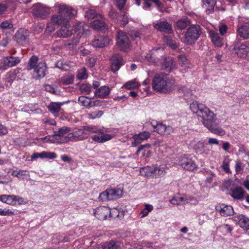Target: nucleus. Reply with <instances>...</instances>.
I'll return each instance as SVG.
<instances>
[{"mask_svg": "<svg viewBox=\"0 0 249 249\" xmlns=\"http://www.w3.org/2000/svg\"><path fill=\"white\" fill-rule=\"evenodd\" d=\"M190 108L194 113L202 118V124L210 132L219 136L226 134L224 129L215 124L217 120L216 114L204 104L194 102L190 104Z\"/></svg>", "mask_w": 249, "mask_h": 249, "instance_id": "nucleus-1", "label": "nucleus"}, {"mask_svg": "<svg viewBox=\"0 0 249 249\" xmlns=\"http://www.w3.org/2000/svg\"><path fill=\"white\" fill-rule=\"evenodd\" d=\"M152 86L153 89L157 92L168 93L175 89L177 85L174 79L168 78L166 74L161 73L154 76Z\"/></svg>", "mask_w": 249, "mask_h": 249, "instance_id": "nucleus-2", "label": "nucleus"}, {"mask_svg": "<svg viewBox=\"0 0 249 249\" xmlns=\"http://www.w3.org/2000/svg\"><path fill=\"white\" fill-rule=\"evenodd\" d=\"M75 14L76 11L71 7L61 4L58 5V15L52 16L51 21L56 24H66Z\"/></svg>", "mask_w": 249, "mask_h": 249, "instance_id": "nucleus-3", "label": "nucleus"}, {"mask_svg": "<svg viewBox=\"0 0 249 249\" xmlns=\"http://www.w3.org/2000/svg\"><path fill=\"white\" fill-rule=\"evenodd\" d=\"M100 133L104 134V131L102 130L95 131L92 127L88 126L84 127L83 129H80L77 131L69 133L67 136L64 138V142H69L71 141H78L83 140L87 138L88 135L90 133Z\"/></svg>", "mask_w": 249, "mask_h": 249, "instance_id": "nucleus-4", "label": "nucleus"}, {"mask_svg": "<svg viewBox=\"0 0 249 249\" xmlns=\"http://www.w3.org/2000/svg\"><path fill=\"white\" fill-rule=\"evenodd\" d=\"M202 33V29L198 24H192L187 29L184 36V43L192 45L198 39Z\"/></svg>", "mask_w": 249, "mask_h": 249, "instance_id": "nucleus-5", "label": "nucleus"}, {"mask_svg": "<svg viewBox=\"0 0 249 249\" xmlns=\"http://www.w3.org/2000/svg\"><path fill=\"white\" fill-rule=\"evenodd\" d=\"M123 195V191L120 188L108 189L101 193L99 198L102 201L112 200L120 198Z\"/></svg>", "mask_w": 249, "mask_h": 249, "instance_id": "nucleus-6", "label": "nucleus"}, {"mask_svg": "<svg viewBox=\"0 0 249 249\" xmlns=\"http://www.w3.org/2000/svg\"><path fill=\"white\" fill-rule=\"evenodd\" d=\"M153 28L157 31L167 34L173 33L172 24L165 19H160L153 23Z\"/></svg>", "mask_w": 249, "mask_h": 249, "instance_id": "nucleus-7", "label": "nucleus"}, {"mask_svg": "<svg viewBox=\"0 0 249 249\" xmlns=\"http://www.w3.org/2000/svg\"><path fill=\"white\" fill-rule=\"evenodd\" d=\"M117 212L116 210L112 211L109 208L105 206H100L94 210V215L99 220H103L107 219L108 215L113 217V213Z\"/></svg>", "mask_w": 249, "mask_h": 249, "instance_id": "nucleus-8", "label": "nucleus"}, {"mask_svg": "<svg viewBox=\"0 0 249 249\" xmlns=\"http://www.w3.org/2000/svg\"><path fill=\"white\" fill-rule=\"evenodd\" d=\"M117 44L121 51H125L129 48L130 41L128 36L123 31L118 32Z\"/></svg>", "mask_w": 249, "mask_h": 249, "instance_id": "nucleus-9", "label": "nucleus"}, {"mask_svg": "<svg viewBox=\"0 0 249 249\" xmlns=\"http://www.w3.org/2000/svg\"><path fill=\"white\" fill-rule=\"evenodd\" d=\"M144 172L143 175L146 177L157 178L164 173L163 167L147 166L142 169V173Z\"/></svg>", "mask_w": 249, "mask_h": 249, "instance_id": "nucleus-10", "label": "nucleus"}, {"mask_svg": "<svg viewBox=\"0 0 249 249\" xmlns=\"http://www.w3.org/2000/svg\"><path fill=\"white\" fill-rule=\"evenodd\" d=\"M50 9L40 3L35 5L33 9V14L38 18H46L50 14Z\"/></svg>", "mask_w": 249, "mask_h": 249, "instance_id": "nucleus-11", "label": "nucleus"}, {"mask_svg": "<svg viewBox=\"0 0 249 249\" xmlns=\"http://www.w3.org/2000/svg\"><path fill=\"white\" fill-rule=\"evenodd\" d=\"M20 62V59L18 57H13L11 56L4 57L0 60V70H5L8 67L15 66Z\"/></svg>", "mask_w": 249, "mask_h": 249, "instance_id": "nucleus-12", "label": "nucleus"}, {"mask_svg": "<svg viewBox=\"0 0 249 249\" xmlns=\"http://www.w3.org/2000/svg\"><path fill=\"white\" fill-rule=\"evenodd\" d=\"M111 70L116 72L124 65V60L122 56L118 54H113L110 59Z\"/></svg>", "mask_w": 249, "mask_h": 249, "instance_id": "nucleus-13", "label": "nucleus"}, {"mask_svg": "<svg viewBox=\"0 0 249 249\" xmlns=\"http://www.w3.org/2000/svg\"><path fill=\"white\" fill-rule=\"evenodd\" d=\"M233 50L239 57L245 58L249 52V48L244 44L235 42L233 45Z\"/></svg>", "mask_w": 249, "mask_h": 249, "instance_id": "nucleus-14", "label": "nucleus"}, {"mask_svg": "<svg viewBox=\"0 0 249 249\" xmlns=\"http://www.w3.org/2000/svg\"><path fill=\"white\" fill-rule=\"evenodd\" d=\"M215 210L221 216H229L233 214L234 211L232 207L224 204H217L215 206Z\"/></svg>", "mask_w": 249, "mask_h": 249, "instance_id": "nucleus-15", "label": "nucleus"}, {"mask_svg": "<svg viewBox=\"0 0 249 249\" xmlns=\"http://www.w3.org/2000/svg\"><path fill=\"white\" fill-rule=\"evenodd\" d=\"M90 24L94 29L101 32L106 33L108 30L107 26L105 22V18L102 16L100 19H96L90 22Z\"/></svg>", "mask_w": 249, "mask_h": 249, "instance_id": "nucleus-16", "label": "nucleus"}, {"mask_svg": "<svg viewBox=\"0 0 249 249\" xmlns=\"http://www.w3.org/2000/svg\"><path fill=\"white\" fill-rule=\"evenodd\" d=\"M110 39L107 36H97L92 42L94 47L103 48L107 45Z\"/></svg>", "mask_w": 249, "mask_h": 249, "instance_id": "nucleus-17", "label": "nucleus"}, {"mask_svg": "<svg viewBox=\"0 0 249 249\" xmlns=\"http://www.w3.org/2000/svg\"><path fill=\"white\" fill-rule=\"evenodd\" d=\"M180 165L182 168L189 171H194L197 167L194 160L186 157L181 158L180 161Z\"/></svg>", "mask_w": 249, "mask_h": 249, "instance_id": "nucleus-18", "label": "nucleus"}, {"mask_svg": "<svg viewBox=\"0 0 249 249\" xmlns=\"http://www.w3.org/2000/svg\"><path fill=\"white\" fill-rule=\"evenodd\" d=\"M61 25H62V26L60 29L55 33L57 36L59 37H68L72 35V28L68 24V23L61 24Z\"/></svg>", "mask_w": 249, "mask_h": 249, "instance_id": "nucleus-19", "label": "nucleus"}, {"mask_svg": "<svg viewBox=\"0 0 249 249\" xmlns=\"http://www.w3.org/2000/svg\"><path fill=\"white\" fill-rule=\"evenodd\" d=\"M30 33L28 30L20 29L16 33L15 36V40L19 44H23L29 36Z\"/></svg>", "mask_w": 249, "mask_h": 249, "instance_id": "nucleus-20", "label": "nucleus"}, {"mask_svg": "<svg viewBox=\"0 0 249 249\" xmlns=\"http://www.w3.org/2000/svg\"><path fill=\"white\" fill-rule=\"evenodd\" d=\"M153 126L156 129L155 131L160 135H169L173 132V129L171 126H166L162 123L157 124L156 125Z\"/></svg>", "mask_w": 249, "mask_h": 249, "instance_id": "nucleus-21", "label": "nucleus"}, {"mask_svg": "<svg viewBox=\"0 0 249 249\" xmlns=\"http://www.w3.org/2000/svg\"><path fill=\"white\" fill-rule=\"evenodd\" d=\"M209 34L212 42L215 46L221 47L223 45V38L220 36L218 33L211 31Z\"/></svg>", "mask_w": 249, "mask_h": 249, "instance_id": "nucleus-22", "label": "nucleus"}, {"mask_svg": "<svg viewBox=\"0 0 249 249\" xmlns=\"http://www.w3.org/2000/svg\"><path fill=\"white\" fill-rule=\"evenodd\" d=\"M238 35L244 39L249 38V24L246 23L237 29Z\"/></svg>", "mask_w": 249, "mask_h": 249, "instance_id": "nucleus-23", "label": "nucleus"}, {"mask_svg": "<svg viewBox=\"0 0 249 249\" xmlns=\"http://www.w3.org/2000/svg\"><path fill=\"white\" fill-rule=\"evenodd\" d=\"M231 196L235 199L240 200L242 199L245 195V192L244 190L240 187H236L231 190Z\"/></svg>", "mask_w": 249, "mask_h": 249, "instance_id": "nucleus-24", "label": "nucleus"}, {"mask_svg": "<svg viewBox=\"0 0 249 249\" xmlns=\"http://www.w3.org/2000/svg\"><path fill=\"white\" fill-rule=\"evenodd\" d=\"M216 3V0H202L203 6L206 8V12L208 14H212L214 12Z\"/></svg>", "mask_w": 249, "mask_h": 249, "instance_id": "nucleus-25", "label": "nucleus"}, {"mask_svg": "<svg viewBox=\"0 0 249 249\" xmlns=\"http://www.w3.org/2000/svg\"><path fill=\"white\" fill-rule=\"evenodd\" d=\"M110 89L107 86H102L95 90L94 94L97 97L106 98L109 94Z\"/></svg>", "mask_w": 249, "mask_h": 249, "instance_id": "nucleus-26", "label": "nucleus"}, {"mask_svg": "<svg viewBox=\"0 0 249 249\" xmlns=\"http://www.w3.org/2000/svg\"><path fill=\"white\" fill-rule=\"evenodd\" d=\"M150 136V133L149 132L144 131L134 135L133 139L135 143H140L142 141L148 139Z\"/></svg>", "mask_w": 249, "mask_h": 249, "instance_id": "nucleus-27", "label": "nucleus"}, {"mask_svg": "<svg viewBox=\"0 0 249 249\" xmlns=\"http://www.w3.org/2000/svg\"><path fill=\"white\" fill-rule=\"evenodd\" d=\"M238 224L241 228L245 230L249 229V218L244 215L241 214L237 216Z\"/></svg>", "mask_w": 249, "mask_h": 249, "instance_id": "nucleus-28", "label": "nucleus"}, {"mask_svg": "<svg viewBox=\"0 0 249 249\" xmlns=\"http://www.w3.org/2000/svg\"><path fill=\"white\" fill-rule=\"evenodd\" d=\"M191 24L190 19L187 17H184L178 19L176 22L178 29L183 30Z\"/></svg>", "mask_w": 249, "mask_h": 249, "instance_id": "nucleus-29", "label": "nucleus"}, {"mask_svg": "<svg viewBox=\"0 0 249 249\" xmlns=\"http://www.w3.org/2000/svg\"><path fill=\"white\" fill-rule=\"evenodd\" d=\"M101 15L96 13L95 10L92 9H89L87 10L85 13V17L90 22L96 20V19H100L101 18Z\"/></svg>", "mask_w": 249, "mask_h": 249, "instance_id": "nucleus-30", "label": "nucleus"}, {"mask_svg": "<svg viewBox=\"0 0 249 249\" xmlns=\"http://www.w3.org/2000/svg\"><path fill=\"white\" fill-rule=\"evenodd\" d=\"M35 70L39 77H44L46 70V64L44 62L39 63L35 67Z\"/></svg>", "mask_w": 249, "mask_h": 249, "instance_id": "nucleus-31", "label": "nucleus"}, {"mask_svg": "<svg viewBox=\"0 0 249 249\" xmlns=\"http://www.w3.org/2000/svg\"><path fill=\"white\" fill-rule=\"evenodd\" d=\"M78 102L80 105L86 107H91L95 105V102H92L90 99L86 96H80L79 97Z\"/></svg>", "mask_w": 249, "mask_h": 249, "instance_id": "nucleus-32", "label": "nucleus"}, {"mask_svg": "<svg viewBox=\"0 0 249 249\" xmlns=\"http://www.w3.org/2000/svg\"><path fill=\"white\" fill-rule=\"evenodd\" d=\"M12 175L21 179L30 177L28 171L23 170H19V171L14 170L12 172Z\"/></svg>", "mask_w": 249, "mask_h": 249, "instance_id": "nucleus-33", "label": "nucleus"}, {"mask_svg": "<svg viewBox=\"0 0 249 249\" xmlns=\"http://www.w3.org/2000/svg\"><path fill=\"white\" fill-rule=\"evenodd\" d=\"M16 198V196L15 195H1L0 196V200L3 203L11 205H15V198Z\"/></svg>", "mask_w": 249, "mask_h": 249, "instance_id": "nucleus-34", "label": "nucleus"}, {"mask_svg": "<svg viewBox=\"0 0 249 249\" xmlns=\"http://www.w3.org/2000/svg\"><path fill=\"white\" fill-rule=\"evenodd\" d=\"M178 64L182 70H186L189 68V62L186 56L183 54L178 56Z\"/></svg>", "mask_w": 249, "mask_h": 249, "instance_id": "nucleus-35", "label": "nucleus"}, {"mask_svg": "<svg viewBox=\"0 0 249 249\" xmlns=\"http://www.w3.org/2000/svg\"><path fill=\"white\" fill-rule=\"evenodd\" d=\"M112 138V136L109 134H104L101 136H98L94 135L92 136V140L96 142L99 143H103L107 141L111 140Z\"/></svg>", "mask_w": 249, "mask_h": 249, "instance_id": "nucleus-36", "label": "nucleus"}, {"mask_svg": "<svg viewBox=\"0 0 249 249\" xmlns=\"http://www.w3.org/2000/svg\"><path fill=\"white\" fill-rule=\"evenodd\" d=\"M231 160L229 156H226L224 157V160L221 165V167L222 170L225 171L226 173H231V171L230 168V162Z\"/></svg>", "mask_w": 249, "mask_h": 249, "instance_id": "nucleus-37", "label": "nucleus"}, {"mask_svg": "<svg viewBox=\"0 0 249 249\" xmlns=\"http://www.w3.org/2000/svg\"><path fill=\"white\" fill-rule=\"evenodd\" d=\"M71 130L70 128L67 126H63L60 128L58 131H54V136H57L59 138L63 139V136L68 133Z\"/></svg>", "mask_w": 249, "mask_h": 249, "instance_id": "nucleus-38", "label": "nucleus"}, {"mask_svg": "<svg viewBox=\"0 0 249 249\" xmlns=\"http://www.w3.org/2000/svg\"><path fill=\"white\" fill-rule=\"evenodd\" d=\"M79 38H72L71 40L67 41L64 45L65 48L71 49H73L79 43Z\"/></svg>", "mask_w": 249, "mask_h": 249, "instance_id": "nucleus-39", "label": "nucleus"}, {"mask_svg": "<svg viewBox=\"0 0 249 249\" xmlns=\"http://www.w3.org/2000/svg\"><path fill=\"white\" fill-rule=\"evenodd\" d=\"M62 103H52L49 106L50 111L53 114H56L60 110V106Z\"/></svg>", "mask_w": 249, "mask_h": 249, "instance_id": "nucleus-40", "label": "nucleus"}, {"mask_svg": "<svg viewBox=\"0 0 249 249\" xmlns=\"http://www.w3.org/2000/svg\"><path fill=\"white\" fill-rule=\"evenodd\" d=\"M74 77V75L72 74L65 75L61 77V81L63 84L69 85L73 83Z\"/></svg>", "mask_w": 249, "mask_h": 249, "instance_id": "nucleus-41", "label": "nucleus"}, {"mask_svg": "<svg viewBox=\"0 0 249 249\" xmlns=\"http://www.w3.org/2000/svg\"><path fill=\"white\" fill-rule=\"evenodd\" d=\"M55 67L63 71H67L70 69V65L62 60H59L55 64Z\"/></svg>", "mask_w": 249, "mask_h": 249, "instance_id": "nucleus-42", "label": "nucleus"}, {"mask_svg": "<svg viewBox=\"0 0 249 249\" xmlns=\"http://www.w3.org/2000/svg\"><path fill=\"white\" fill-rule=\"evenodd\" d=\"M101 248L102 249H118V246L116 242L111 240L103 243Z\"/></svg>", "mask_w": 249, "mask_h": 249, "instance_id": "nucleus-43", "label": "nucleus"}, {"mask_svg": "<svg viewBox=\"0 0 249 249\" xmlns=\"http://www.w3.org/2000/svg\"><path fill=\"white\" fill-rule=\"evenodd\" d=\"M38 60V58L36 56H33L31 57L29 60L28 64V70H31L33 69H35L36 66V64Z\"/></svg>", "mask_w": 249, "mask_h": 249, "instance_id": "nucleus-44", "label": "nucleus"}, {"mask_svg": "<svg viewBox=\"0 0 249 249\" xmlns=\"http://www.w3.org/2000/svg\"><path fill=\"white\" fill-rule=\"evenodd\" d=\"M144 0V7L149 8L151 6V4L149 1L154 2L156 6L159 8H162L163 4L160 1V0Z\"/></svg>", "mask_w": 249, "mask_h": 249, "instance_id": "nucleus-45", "label": "nucleus"}, {"mask_svg": "<svg viewBox=\"0 0 249 249\" xmlns=\"http://www.w3.org/2000/svg\"><path fill=\"white\" fill-rule=\"evenodd\" d=\"M80 91L86 94H89L91 91V86L89 84H82L80 87Z\"/></svg>", "mask_w": 249, "mask_h": 249, "instance_id": "nucleus-46", "label": "nucleus"}, {"mask_svg": "<svg viewBox=\"0 0 249 249\" xmlns=\"http://www.w3.org/2000/svg\"><path fill=\"white\" fill-rule=\"evenodd\" d=\"M163 40L164 42L167 44V45H168L172 49H176L178 47L177 44L174 42L169 36H164L163 37Z\"/></svg>", "mask_w": 249, "mask_h": 249, "instance_id": "nucleus-47", "label": "nucleus"}, {"mask_svg": "<svg viewBox=\"0 0 249 249\" xmlns=\"http://www.w3.org/2000/svg\"><path fill=\"white\" fill-rule=\"evenodd\" d=\"M151 147V145L150 144H146L144 145H141L138 149L136 154L139 155L141 152H142V156H144L145 155L146 150L145 149H149Z\"/></svg>", "mask_w": 249, "mask_h": 249, "instance_id": "nucleus-48", "label": "nucleus"}, {"mask_svg": "<svg viewBox=\"0 0 249 249\" xmlns=\"http://www.w3.org/2000/svg\"><path fill=\"white\" fill-rule=\"evenodd\" d=\"M88 77L87 73V70L85 68H82L81 69L79 70L77 77L79 79H84Z\"/></svg>", "mask_w": 249, "mask_h": 249, "instance_id": "nucleus-49", "label": "nucleus"}, {"mask_svg": "<svg viewBox=\"0 0 249 249\" xmlns=\"http://www.w3.org/2000/svg\"><path fill=\"white\" fill-rule=\"evenodd\" d=\"M49 142L52 143H67V142H64V138L63 139L59 138L57 136H54V134L51 136V138H50L49 139Z\"/></svg>", "mask_w": 249, "mask_h": 249, "instance_id": "nucleus-50", "label": "nucleus"}, {"mask_svg": "<svg viewBox=\"0 0 249 249\" xmlns=\"http://www.w3.org/2000/svg\"><path fill=\"white\" fill-rule=\"evenodd\" d=\"M103 114V112L101 110H97L88 114V116L91 119H95L100 117Z\"/></svg>", "mask_w": 249, "mask_h": 249, "instance_id": "nucleus-51", "label": "nucleus"}, {"mask_svg": "<svg viewBox=\"0 0 249 249\" xmlns=\"http://www.w3.org/2000/svg\"><path fill=\"white\" fill-rule=\"evenodd\" d=\"M54 24V23L52 21L51 23H49L47 24L45 30V33L46 34L50 35L55 30V28ZM55 24H56L55 23Z\"/></svg>", "mask_w": 249, "mask_h": 249, "instance_id": "nucleus-52", "label": "nucleus"}, {"mask_svg": "<svg viewBox=\"0 0 249 249\" xmlns=\"http://www.w3.org/2000/svg\"><path fill=\"white\" fill-rule=\"evenodd\" d=\"M138 86V83L134 81H128L125 84V88L129 89L137 88Z\"/></svg>", "mask_w": 249, "mask_h": 249, "instance_id": "nucleus-53", "label": "nucleus"}, {"mask_svg": "<svg viewBox=\"0 0 249 249\" xmlns=\"http://www.w3.org/2000/svg\"><path fill=\"white\" fill-rule=\"evenodd\" d=\"M184 200V199L182 197H174L170 200V202L173 205H179L180 204L181 202H182Z\"/></svg>", "mask_w": 249, "mask_h": 249, "instance_id": "nucleus-54", "label": "nucleus"}, {"mask_svg": "<svg viewBox=\"0 0 249 249\" xmlns=\"http://www.w3.org/2000/svg\"><path fill=\"white\" fill-rule=\"evenodd\" d=\"M14 213L10 210L9 209L7 210H2L0 209V215L2 216H7V215H14Z\"/></svg>", "mask_w": 249, "mask_h": 249, "instance_id": "nucleus-55", "label": "nucleus"}, {"mask_svg": "<svg viewBox=\"0 0 249 249\" xmlns=\"http://www.w3.org/2000/svg\"><path fill=\"white\" fill-rule=\"evenodd\" d=\"M0 26L3 29H10L13 28V24L8 21H5L0 24Z\"/></svg>", "mask_w": 249, "mask_h": 249, "instance_id": "nucleus-56", "label": "nucleus"}, {"mask_svg": "<svg viewBox=\"0 0 249 249\" xmlns=\"http://www.w3.org/2000/svg\"><path fill=\"white\" fill-rule=\"evenodd\" d=\"M219 31L221 36H225L227 32V26L225 24H222L219 27Z\"/></svg>", "mask_w": 249, "mask_h": 249, "instance_id": "nucleus-57", "label": "nucleus"}, {"mask_svg": "<svg viewBox=\"0 0 249 249\" xmlns=\"http://www.w3.org/2000/svg\"><path fill=\"white\" fill-rule=\"evenodd\" d=\"M235 169L237 173L240 172L243 169L242 163L240 160H237L236 161Z\"/></svg>", "mask_w": 249, "mask_h": 249, "instance_id": "nucleus-58", "label": "nucleus"}, {"mask_svg": "<svg viewBox=\"0 0 249 249\" xmlns=\"http://www.w3.org/2000/svg\"><path fill=\"white\" fill-rule=\"evenodd\" d=\"M126 0H116L117 5L119 9L122 10L124 7Z\"/></svg>", "mask_w": 249, "mask_h": 249, "instance_id": "nucleus-59", "label": "nucleus"}, {"mask_svg": "<svg viewBox=\"0 0 249 249\" xmlns=\"http://www.w3.org/2000/svg\"><path fill=\"white\" fill-rule=\"evenodd\" d=\"M26 202L24 201V199L22 197L16 196V198H15V205L18 204L19 205L25 204Z\"/></svg>", "mask_w": 249, "mask_h": 249, "instance_id": "nucleus-60", "label": "nucleus"}, {"mask_svg": "<svg viewBox=\"0 0 249 249\" xmlns=\"http://www.w3.org/2000/svg\"><path fill=\"white\" fill-rule=\"evenodd\" d=\"M165 67L168 69L169 71L171 70L174 66V61L172 59L164 62Z\"/></svg>", "mask_w": 249, "mask_h": 249, "instance_id": "nucleus-61", "label": "nucleus"}, {"mask_svg": "<svg viewBox=\"0 0 249 249\" xmlns=\"http://www.w3.org/2000/svg\"><path fill=\"white\" fill-rule=\"evenodd\" d=\"M178 90L179 92H182V93H188L189 92L190 89L187 88V87L184 86H179L178 87Z\"/></svg>", "mask_w": 249, "mask_h": 249, "instance_id": "nucleus-62", "label": "nucleus"}, {"mask_svg": "<svg viewBox=\"0 0 249 249\" xmlns=\"http://www.w3.org/2000/svg\"><path fill=\"white\" fill-rule=\"evenodd\" d=\"M16 74L14 72H9L8 73L7 80L8 82H11L16 78Z\"/></svg>", "mask_w": 249, "mask_h": 249, "instance_id": "nucleus-63", "label": "nucleus"}, {"mask_svg": "<svg viewBox=\"0 0 249 249\" xmlns=\"http://www.w3.org/2000/svg\"><path fill=\"white\" fill-rule=\"evenodd\" d=\"M129 36L132 38V39L134 40L136 38L139 37L140 33L137 31H131L129 33Z\"/></svg>", "mask_w": 249, "mask_h": 249, "instance_id": "nucleus-64", "label": "nucleus"}]
</instances>
